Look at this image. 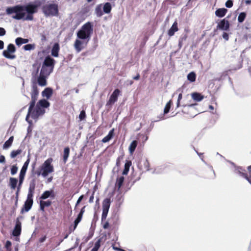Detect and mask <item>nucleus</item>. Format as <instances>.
I'll list each match as a JSON object with an SVG mask.
<instances>
[{"mask_svg": "<svg viewBox=\"0 0 251 251\" xmlns=\"http://www.w3.org/2000/svg\"><path fill=\"white\" fill-rule=\"evenodd\" d=\"M222 36L223 38L226 41L228 40L229 39L228 34L226 32H224Z\"/></svg>", "mask_w": 251, "mask_h": 251, "instance_id": "57", "label": "nucleus"}, {"mask_svg": "<svg viewBox=\"0 0 251 251\" xmlns=\"http://www.w3.org/2000/svg\"><path fill=\"white\" fill-rule=\"evenodd\" d=\"M86 207V205L84 206L80 210V211L79 212V213L83 215L84 212H85V209Z\"/></svg>", "mask_w": 251, "mask_h": 251, "instance_id": "63", "label": "nucleus"}, {"mask_svg": "<svg viewBox=\"0 0 251 251\" xmlns=\"http://www.w3.org/2000/svg\"><path fill=\"white\" fill-rule=\"evenodd\" d=\"M83 42L79 40L76 39L74 43V47L77 52H79L83 49L82 46Z\"/></svg>", "mask_w": 251, "mask_h": 251, "instance_id": "25", "label": "nucleus"}, {"mask_svg": "<svg viewBox=\"0 0 251 251\" xmlns=\"http://www.w3.org/2000/svg\"><path fill=\"white\" fill-rule=\"evenodd\" d=\"M52 201L50 200L44 201L40 200L39 202L40 210L42 212H45V208L51 205Z\"/></svg>", "mask_w": 251, "mask_h": 251, "instance_id": "19", "label": "nucleus"}, {"mask_svg": "<svg viewBox=\"0 0 251 251\" xmlns=\"http://www.w3.org/2000/svg\"><path fill=\"white\" fill-rule=\"evenodd\" d=\"M237 173L242 177L245 178L246 179H248V175L247 173H244L245 170H243L242 167H238L237 169Z\"/></svg>", "mask_w": 251, "mask_h": 251, "instance_id": "35", "label": "nucleus"}, {"mask_svg": "<svg viewBox=\"0 0 251 251\" xmlns=\"http://www.w3.org/2000/svg\"><path fill=\"white\" fill-rule=\"evenodd\" d=\"M70 154V148L67 147L64 148L63 152V160L64 163H65L68 158Z\"/></svg>", "mask_w": 251, "mask_h": 251, "instance_id": "30", "label": "nucleus"}, {"mask_svg": "<svg viewBox=\"0 0 251 251\" xmlns=\"http://www.w3.org/2000/svg\"><path fill=\"white\" fill-rule=\"evenodd\" d=\"M38 95L39 91L37 86L35 85H33L31 92V100L29 103V113H30L31 110L34 107L35 103L38 99Z\"/></svg>", "mask_w": 251, "mask_h": 251, "instance_id": "7", "label": "nucleus"}, {"mask_svg": "<svg viewBox=\"0 0 251 251\" xmlns=\"http://www.w3.org/2000/svg\"><path fill=\"white\" fill-rule=\"evenodd\" d=\"M139 169L143 172H146L150 170V163L147 159L140 160L138 163Z\"/></svg>", "mask_w": 251, "mask_h": 251, "instance_id": "12", "label": "nucleus"}, {"mask_svg": "<svg viewBox=\"0 0 251 251\" xmlns=\"http://www.w3.org/2000/svg\"><path fill=\"white\" fill-rule=\"evenodd\" d=\"M36 186V180L35 178L32 179L29 183V187L28 189V195L33 196Z\"/></svg>", "mask_w": 251, "mask_h": 251, "instance_id": "21", "label": "nucleus"}, {"mask_svg": "<svg viewBox=\"0 0 251 251\" xmlns=\"http://www.w3.org/2000/svg\"><path fill=\"white\" fill-rule=\"evenodd\" d=\"M191 96H192V99L195 101H197V102L202 100L204 98V96L203 95H202L201 94L197 93V92L193 93L191 94Z\"/></svg>", "mask_w": 251, "mask_h": 251, "instance_id": "26", "label": "nucleus"}, {"mask_svg": "<svg viewBox=\"0 0 251 251\" xmlns=\"http://www.w3.org/2000/svg\"><path fill=\"white\" fill-rule=\"evenodd\" d=\"M53 161V159L51 157L49 158L45 161L40 168V171L36 173L38 176L42 175L44 177H46L50 173L54 172V167L51 164Z\"/></svg>", "mask_w": 251, "mask_h": 251, "instance_id": "3", "label": "nucleus"}, {"mask_svg": "<svg viewBox=\"0 0 251 251\" xmlns=\"http://www.w3.org/2000/svg\"><path fill=\"white\" fill-rule=\"evenodd\" d=\"M42 10L46 16H57L59 13L58 5L54 3L46 4Z\"/></svg>", "mask_w": 251, "mask_h": 251, "instance_id": "4", "label": "nucleus"}, {"mask_svg": "<svg viewBox=\"0 0 251 251\" xmlns=\"http://www.w3.org/2000/svg\"><path fill=\"white\" fill-rule=\"evenodd\" d=\"M55 194L54 191L52 189L50 190H46L43 192L40 197V200H45L49 198H54Z\"/></svg>", "mask_w": 251, "mask_h": 251, "instance_id": "15", "label": "nucleus"}, {"mask_svg": "<svg viewBox=\"0 0 251 251\" xmlns=\"http://www.w3.org/2000/svg\"><path fill=\"white\" fill-rule=\"evenodd\" d=\"M23 48L25 50H30L35 48V45L34 44H27L25 45Z\"/></svg>", "mask_w": 251, "mask_h": 251, "instance_id": "45", "label": "nucleus"}, {"mask_svg": "<svg viewBox=\"0 0 251 251\" xmlns=\"http://www.w3.org/2000/svg\"><path fill=\"white\" fill-rule=\"evenodd\" d=\"M121 91L119 89H116L112 93L108 100L106 102V106H109L113 104L116 102L119 96L121 94Z\"/></svg>", "mask_w": 251, "mask_h": 251, "instance_id": "10", "label": "nucleus"}, {"mask_svg": "<svg viewBox=\"0 0 251 251\" xmlns=\"http://www.w3.org/2000/svg\"><path fill=\"white\" fill-rule=\"evenodd\" d=\"M16 44L17 46H20L23 44H26L28 42V39L18 37L15 40Z\"/></svg>", "mask_w": 251, "mask_h": 251, "instance_id": "32", "label": "nucleus"}, {"mask_svg": "<svg viewBox=\"0 0 251 251\" xmlns=\"http://www.w3.org/2000/svg\"><path fill=\"white\" fill-rule=\"evenodd\" d=\"M9 183L11 188L12 189H15L18 183V180L16 178L10 177Z\"/></svg>", "mask_w": 251, "mask_h": 251, "instance_id": "34", "label": "nucleus"}, {"mask_svg": "<svg viewBox=\"0 0 251 251\" xmlns=\"http://www.w3.org/2000/svg\"><path fill=\"white\" fill-rule=\"evenodd\" d=\"M5 33V30L2 27H0V36H3Z\"/></svg>", "mask_w": 251, "mask_h": 251, "instance_id": "56", "label": "nucleus"}, {"mask_svg": "<svg viewBox=\"0 0 251 251\" xmlns=\"http://www.w3.org/2000/svg\"><path fill=\"white\" fill-rule=\"evenodd\" d=\"M233 6V1L231 0H228L226 2V6L227 8H231Z\"/></svg>", "mask_w": 251, "mask_h": 251, "instance_id": "52", "label": "nucleus"}, {"mask_svg": "<svg viewBox=\"0 0 251 251\" xmlns=\"http://www.w3.org/2000/svg\"><path fill=\"white\" fill-rule=\"evenodd\" d=\"M172 104V101L170 100L166 104L164 109V113L167 114L171 108V105Z\"/></svg>", "mask_w": 251, "mask_h": 251, "instance_id": "43", "label": "nucleus"}, {"mask_svg": "<svg viewBox=\"0 0 251 251\" xmlns=\"http://www.w3.org/2000/svg\"><path fill=\"white\" fill-rule=\"evenodd\" d=\"M82 216H83L82 214H81L80 213H79L78 214L77 218L74 221V226L73 230H74L76 228V227L77 226V225L81 221Z\"/></svg>", "mask_w": 251, "mask_h": 251, "instance_id": "41", "label": "nucleus"}, {"mask_svg": "<svg viewBox=\"0 0 251 251\" xmlns=\"http://www.w3.org/2000/svg\"><path fill=\"white\" fill-rule=\"evenodd\" d=\"M95 13L97 16L99 17H101L103 15V12L102 11L101 5H98L95 8Z\"/></svg>", "mask_w": 251, "mask_h": 251, "instance_id": "38", "label": "nucleus"}, {"mask_svg": "<svg viewBox=\"0 0 251 251\" xmlns=\"http://www.w3.org/2000/svg\"><path fill=\"white\" fill-rule=\"evenodd\" d=\"M114 128L112 129L108 133V135H106L105 137H104L102 139V142L103 143H106L110 141L113 137L114 135Z\"/></svg>", "mask_w": 251, "mask_h": 251, "instance_id": "28", "label": "nucleus"}, {"mask_svg": "<svg viewBox=\"0 0 251 251\" xmlns=\"http://www.w3.org/2000/svg\"><path fill=\"white\" fill-rule=\"evenodd\" d=\"M16 51V48L12 44L7 46V49L2 52V55L6 58L13 59L16 58V55L13 54Z\"/></svg>", "mask_w": 251, "mask_h": 251, "instance_id": "8", "label": "nucleus"}, {"mask_svg": "<svg viewBox=\"0 0 251 251\" xmlns=\"http://www.w3.org/2000/svg\"><path fill=\"white\" fill-rule=\"evenodd\" d=\"M131 165V161H127L125 164L124 167V169L123 171L122 174L123 175H126L128 174L129 168L130 166Z\"/></svg>", "mask_w": 251, "mask_h": 251, "instance_id": "31", "label": "nucleus"}, {"mask_svg": "<svg viewBox=\"0 0 251 251\" xmlns=\"http://www.w3.org/2000/svg\"><path fill=\"white\" fill-rule=\"evenodd\" d=\"M177 22L176 21H175L170 29L168 31V34L169 36H173L175 33L178 30Z\"/></svg>", "mask_w": 251, "mask_h": 251, "instance_id": "20", "label": "nucleus"}, {"mask_svg": "<svg viewBox=\"0 0 251 251\" xmlns=\"http://www.w3.org/2000/svg\"><path fill=\"white\" fill-rule=\"evenodd\" d=\"M38 83L40 86H44L47 85L46 76L40 74L38 78Z\"/></svg>", "mask_w": 251, "mask_h": 251, "instance_id": "27", "label": "nucleus"}, {"mask_svg": "<svg viewBox=\"0 0 251 251\" xmlns=\"http://www.w3.org/2000/svg\"><path fill=\"white\" fill-rule=\"evenodd\" d=\"M59 50L60 47L59 44L57 43H55L53 45L51 50V55L56 57H58L59 55Z\"/></svg>", "mask_w": 251, "mask_h": 251, "instance_id": "22", "label": "nucleus"}, {"mask_svg": "<svg viewBox=\"0 0 251 251\" xmlns=\"http://www.w3.org/2000/svg\"><path fill=\"white\" fill-rule=\"evenodd\" d=\"M227 12V10L226 8H218L215 11V15L216 16L222 18L224 17Z\"/></svg>", "mask_w": 251, "mask_h": 251, "instance_id": "23", "label": "nucleus"}, {"mask_svg": "<svg viewBox=\"0 0 251 251\" xmlns=\"http://www.w3.org/2000/svg\"><path fill=\"white\" fill-rule=\"evenodd\" d=\"M140 75L139 73H138L136 76L133 77V79L135 80H138L140 79Z\"/></svg>", "mask_w": 251, "mask_h": 251, "instance_id": "62", "label": "nucleus"}, {"mask_svg": "<svg viewBox=\"0 0 251 251\" xmlns=\"http://www.w3.org/2000/svg\"><path fill=\"white\" fill-rule=\"evenodd\" d=\"M123 158L122 156H119L118 157L116 160V165L119 166L120 165L121 160Z\"/></svg>", "mask_w": 251, "mask_h": 251, "instance_id": "59", "label": "nucleus"}, {"mask_svg": "<svg viewBox=\"0 0 251 251\" xmlns=\"http://www.w3.org/2000/svg\"><path fill=\"white\" fill-rule=\"evenodd\" d=\"M44 113L45 110L42 108L38 104H37L35 109H33V108L30 113H29V109L28 110V112L26 115L25 120L29 123H31V121H28L29 117L30 115H31V117L33 119L36 120L39 118L40 116L43 115Z\"/></svg>", "mask_w": 251, "mask_h": 251, "instance_id": "5", "label": "nucleus"}, {"mask_svg": "<svg viewBox=\"0 0 251 251\" xmlns=\"http://www.w3.org/2000/svg\"><path fill=\"white\" fill-rule=\"evenodd\" d=\"M22 231V224L19 219L17 218L16 222V225L12 232V235L14 236H19L20 235Z\"/></svg>", "mask_w": 251, "mask_h": 251, "instance_id": "14", "label": "nucleus"}, {"mask_svg": "<svg viewBox=\"0 0 251 251\" xmlns=\"http://www.w3.org/2000/svg\"><path fill=\"white\" fill-rule=\"evenodd\" d=\"M84 196L83 195H81L78 199L75 205V209H76L77 206L80 203L81 201L83 199Z\"/></svg>", "mask_w": 251, "mask_h": 251, "instance_id": "50", "label": "nucleus"}, {"mask_svg": "<svg viewBox=\"0 0 251 251\" xmlns=\"http://www.w3.org/2000/svg\"><path fill=\"white\" fill-rule=\"evenodd\" d=\"M182 98V94L181 93L179 94L178 97L177 103H176V106L177 107H178L180 106V100Z\"/></svg>", "mask_w": 251, "mask_h": 251, "instance_id": "53", "label": "nucleus"}, {"mask_svg": "<svg viewBox=\"0 0 251 251\" xmlns=\"http://www.w3.org/2000/svg\"><path fill=\"white\" fill-rule=\"evenodd\" d=\"M4 48V42L2 40H0V50L3 49Z\"/></svg>", "mask_w": 251, "mask_h": 251, "instance_id": "64", "label": "nucleus"}, {"mask_svg": "<svg viewBox=\"0 0 251 251\" xmlns=\"http://www.w3.org/2000/svg\"><path fill=\"white\" fill-rule=\"evenodd\" d=\"M39 5L32 3H28L25 5H23L24 11H26L27 13L34 14L38 11V7Z\"/></svg>", "mask_w": 251, "mask_h": 251, "instance_id": "13", "label": "nucleus"}, {"mask_svg": "<svg viewBox=\"0 0 251 251\" xmlns=\"http://www.w3.org/2000/svg\"><path fill=\"white\" fill-rule=\"evenodd\" d=\"M111 201L109 198L105 199L102 202V213L101 215V223L106 220L110 206Z\"/></svg>", "mask_w": 251, "mask_h": 251, "instance_id": "9", "label": "nucleus"}, {"mask_svg": "<svg viewBox=\"0 0 251 251\" xmlns=\"http://www.w3.org/2000/svg\"><path fill=\"white\" fill-rule=\"evenodd\" d=\"M140 136L142 137V142L143 144L148 140V136L147 135L142 134Z\"/></svg>", "mask_w": 251, "mask_h": 251, "instance_id": "54", "label": "nucleus"}, {"mask_svg": "<svg viewBox=\"0 0 251 251\" xmlns=\"http://www.w3.org/2000/svg\"><path fill=\"white\" fill-rule=\"evenodd\" d=\"M11 242L10 241H7L5 245V247L7 251H11Z\"/></svg>", "mask_w": 251, "mask_h": 251, "instance_id": "47", "label": "nucleus"}, {"mask_svg": "<svg viewBox=\"0 0 251 251\" xmlns=\"http://www.w3.org/2000/svg\"><path fill=\"white\" fill-rule=\"evenodd\" d=\"M33 14H28L27 13L26 17L25 18H24V20H29V21H32L33 20Z\"/></svg>", "mask_w": 251, "mask_h": 251, "instance_id": "51", "label": "nucleus"}, {"mask_svg": "<svg viewBox=\"0 0 251 251\" xmlns=\"http://www.w3.org/2000/svg\"><path fill=\"white\" fill-rule=\"evenodd\" d=\"M33 197L27 195V199L21 209V213L27 212L31 208L33 203Z\"/></svg>", "mask_w": 251, "mask_h": 251, "instance_id": "11", "label": "nucleus"}, {"mask_svg": "<svg viewBox=\"0 0 251 251\" xmlns=\"http://www.w3.org/2000/svg\"><path fill=\"white\" fill-rule=\"evenodd\" d=\"M86 117V113L84 110H82L79 115L80 120H83Z\"/></svg>", "mask_w": 251, "mask_h": 251, "instance_id": "48", "label": "nucleus"}, {"mask_svg": "<svg viewBox=\"0 0 251 251\" xmlns=\"http://www.w3.org/2000/svg\"><path fill=\"white\" fill-rule=\"evenodd\" d=\"M14 140V137L13 136H11L8 140H7L3 145V148L4 149H6L9 148L12 144V143Z\"/></svg>", "mask_w": 251, "mask_h": 251, "instance_id": "33", "label": "nucleus"}, {"mask_svg": "<svg viewBox=\"0 0 251 251\" xmlns=\"http://www.w3.org/2000/svg\"><path fill=\"white\" fill-rule=\"evenodd\" d=\"M196 75L194 72H191L187 75V79L190 82H194L196 80Z\"/></svg>", "mask_w": 251, "mask_h": 251, "instance_id": "42", "label": "nucleus"}, {"mask_svg": "<svg viewBox=\"0 0 251 251\" xmlns=\"http://www.w3.org/2000/svg\"><path fill=\"white\" fill-rule=\"evenodd\" d=\"M18 171V167L16 165H13L11 168V174L14 175L16 174Z\"/></svg>", "mask_w": 251, "mask_h": 251, "instance_id": "46", "label": "nucleus"}, {"mask_svg": "<svg viewBox=\"0 0 251 251\" xmlns=\"http://www.w3.org/2000/svg\"><path fill=\"white\" fill-rule=\"evenodd\" d=\"M22 152L21 149H18L17 150H13L10 153V157L12 158H15L17 155L20 154Z\"/></svg>", "mask_w": 251, "mask_h": 251, "instance_id": "40", "label": "nucleus"}, {"mask_svg": "<svg viewBox=\"0 0 251 251\" xmlns=\"http://www.w3.org/2000/svg\"><path fill=\"white\" fill-rule=\"evenodd\" d=\"M55 62V61L54 59L52 58L50 56H48L46 57L43 62V66L45 67H51L52 70L53 69V68L54 67Z\"/></svg>", "mask_w": 251, "mask_h": 251, "instance_id": "17", "label": "nucleus"}, {"mask_svg": "<svg viewBox=\"0 0 251 251\" xmlns=\"http://www.w3.org/2000/svg\"><path fill=\"white\" fill-rule=\"evenodd\" d=\"M124 180L125 177L123 176H121L117 178L115 186V190L117 192L119 193L121 192V188L123 185Z\"/></svg>", "mask_w": 251, "mask_h": 251, "instance_id": "18", "label": "nucleus"}, {"mask_svg": "<svg viewBox=\"0 0 251 251\" xmlns=\"http://www.w3.org/2000/svg\"><path fill=\"white\" fill-rule=\"evenodd\" d=\"M112 9L111 5L109 2H106L103 7V12L105 13H109Z\"/></svg>", "mask_w": 251, "mask_h": 251, "instance_id": "36", "label": "nucleus"}, {"mask_svg": "<svg viewBox=\"0 0 251 251\" xmlns=\"http://www.w3.org/2000/svg\"><path fill=\"white\" fill-rule=\"evenodd\" d=\"M138 142L136 140L133 141L129 145L128 150L130 153L132 154L137 146Z\"/></svg>", "mask_w": 251, "mask_h": 251, "instance_id": "29", "label": "nucleus"}, {"mask_svg": "<svg viewBox=\"0 0 251 251\" xmlns=\"http://www.w3.org/2000/svg\"><path fill=\"white\" fill-rule=\"evenodd\" d=\"M6 13L8 15L15 14L14 15L12 16V17L17 20L23 19L25 15L24 6L21 5H16L14 6L7 7L6 9Z\"/></svg>", "mask_w": 251, "mask_h": 251, "instance_id": "1", "label": "nucleus"}, {"mask_svg": "<svg viewBox=\"0 0 251 251\" xmlns=\"http://www.w3.org/2000/svg\"><path fill=\"white\" fill-rule=\"evenodd\" d=\"M0 163H5V158L4 155H0Z\"/></svg>", "mask_w": 251, "mask_h": 251, "instance_id": "55", "label": "nucleus"}, {"mask_svg": "<svg viewBox=\"0 0 251 251\" xmlns=\"http://www.w3.org/2000/svg\"><path fill=\"white\" fill-rule=\"evenodd\" d=\"M47 237L46 235L44 236L43 237L40 238L39 239V242L40 243H43L46 240Z\"/></svg>", "mask_w": 251, "mask_h": 251, "instance_id": "61", "label": "nucleus"}, {"mask_svg": "<svg viewBox=\"0 0 251 251\" xmlns=\"http://www.w3.org/2000/svg\"><path fill=\"white\" fill-rule=\"evenodd\" d=\"M51 71H49L48 70L47 67L42 66L40 74L47 76L50 74Z\"/></svg>", "mask_w": 251, "mask_h": 251, "instance_id": "37", "label": "nucleus"}, {"mask_svg": "<svg viewBox=\"0 0 251 251\" xmlns=\"http://www.w3.org/2000/svg\"><path fill=\"white\" fill-rule=\"evenodd\" d=\"M93 31V25L92 23L88 22L84 24L81 29L77 32V36L79 39L84 40L90 39Z\"/></svg>", "mask_w": 251, "mask_h": 251, "instance_id": "2", "label": "nucleus"}, {"mask_svg": "<svg viewBox=\"0 0 251 251\" xmlns=\"http://www.w3.org/2000/svg\"><path fill=\"white\" fill-rule=\"evenodd\" d=\"M101 241V239L100 238L97 241V242L95 243L94 247L93 248H94L98 250L100 246Z\"/></svg>", "mask_w": 251, "mask_h": 251, "instance_id": "49", "label": "nucleus"}, {"mask_svg": "<svg viewBox=\"0 0 251 251\" xmlns=\"http://www.w3.org/2000/svg\"><path fill=\"white\" fill-rule=\"evenodd\" d=\"M217 27L221 30H228L229 28V23L228 20L224 19L218 23Z\"/></svg>", "mask_w": 251, "mask_h": 251, "instance_id": "16", "label": "nucleus"}, {"mask_svg": "<svg viewBox=\"0 0 251 251\" xmlns=\"http://www.w3.org/2000/svg\"><path fill=\"white\" fill-rule=\"evenodd\" d=\"M247 14L245 12H243L240 13L238 17V21L239 23H242L245 20Z\"/></svg>", "mask_w": 251, "mask_h": 251, "instance_id": "44", "label": "nucleus"}, {"mask_svg": "<svg viewBox=\"0 0 251 251\" xmlns=\"http://www.w3.org/2000/svg\"><path fill=\"white\" fill-rule=\"evenodd\" d=\"M37 104H39V105L42 107L47 108L49 106L50 103L47 100L42 99L39 100Z\"/></svg>", "mask_w": 251, "mask_h": 251, "instance_id": "39", "label": "nucleus"}, {"mask_svg": "<svg viewBox=\"0 0 251 251\" xmlns=\"http://www.w3.org/2000/svg\"><path fill=\"white\" fill-rule=\"evenodd\" d=\"M94 193H95V192L93 191V193L92 194V195L90 196V198H89V202L90 203H92L93 202V201H94Z\"/></svg>", "mask_w": 251, "mask_h": 251, "instance_id": "58", "label": "nucleus"}, {"mask_svg": "<svg viewBox=\"0 0 251 251\" xmlns=\"http://www.w3.org/2000/svg\"><path fill=\"white\" fill-rule=\"evenodd\" d=\"M53 94V90L51 88H46L42 92V95L45 97L47 99H50Z\"/></svg>", "mask_w": 251, "mask_h": 251, "instance_id": "24", "label": "nucleus"}, {"mask_svg": "<svg viewBox=\"0 0 251 251\" xmlns=\"http://www.w3.org/2000/svg\"><path fill=\"white\" fill-rule=\"evenodd\" d=\"M109 223L107 221L105 222L103 225V228L105 229H107L108 228H109Z\"/></svg>", "mask_w": 251, "mask_h": 251, "instance_id": "60", "label": "nucleus"}, {"mask_svg": "<svg viewBox=\"0 0 251 251\" xmlns=\"http://www.w3.org/2000/svg\"><path fill=\"white\" fill-rule=\"evenodd\" d=\"M29 162H30V157H29V156L28 155L27 160L24 163V164L21 170L20 173L19 186L17 188V190L16 192L17 200L18 199L19 192L20 191L21 185L22 184L23 181L24 180V178H25V173H26V170L27 169Z\"/></svg>", "mask_w": 251, "mask_h": 251, "instance_id": "6", "label": "nucleus"}]
</instances>
